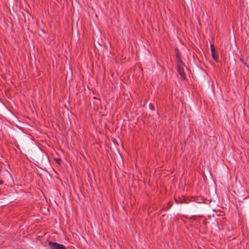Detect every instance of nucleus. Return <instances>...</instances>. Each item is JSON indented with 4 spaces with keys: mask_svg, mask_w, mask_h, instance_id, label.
<instances>
[{
    "mask_svg": "<svg viewBox=\"0 0 249 249\" xmlns=\"http://www.w3.org/2000/svg\"><path fill=\"white\" fill-rule=\"evenodd\" d=\"M48 245L51 249H66L64 245L57 242L50 241Z\"/></svg>",
    "mask_w": 249,
    "mask_h": 249,
    "instance_id": "nucleus-1",
    "label": "nucleus"
},
{
    "mask_svg": "<svg viewBox=\"0 0 249 249\" xmlns=\"http://www.w3.org/2000/svg\"><path fill=\"white\" fill-rule=\"evenodd\" d=\"M178 74L183 77H185V74L182 66L179 65L178 67Z\"/></svg>",
    "mask_w": 249,
    "mask_h": 249,
    "instance_id": "nucleus-2",
    "label": "nucleus"
},
{
    "mask_svg": "<svg viewBox=\"0 0 249 249\" xmlns=\"http://www.w3.org/2000/svg\"><path fill=\"white\" fill-rule=\"evenodd\" d=\"M210 47L212 56L217 61V55L215 54L214 47L213 44H211Z\"/></svg>",
    "mask_w": 249,
    "mask_h": 249,
    "instance_id": "nucleus-3",
    "label": "nucleus"
},
{
    "mask_svg": "<svg viewBox=\"0 0 249 249\" xmlns=\"http://www.w3.org/2000/svg\"><path fill=\"white\" fill-rule=\"evenodd\" d=\"M149 108L151 110H153L154 109V108H153V107H152L150 105H149Z\"/></svg>",
    "mask_w": 249,
    "mask_h": 249,
    "instance_id": "nucleus-4",
    "label": "nucleus"
},
{
    "mask_svg": "<svg viewBox=\"0 0 249 249\" xmlns=\"http://www.w3.org/2000/svg\"><path fill=\"white\" fill-rule=\"evenodd\" d=\"M2 184V182L1 180H0V185Z\"/></svg>",
    "mask_w": 249,
    "mask_h": 249,
    "instance_id": "nucleus-5",
    "label": "nucleus"
}]
</instances>
